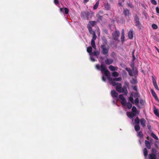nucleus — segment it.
I'll list each match as a JSON object with an SVG mask.
<instances>
[{"instance_id":"nucleus-1","label":"nucleus","mask_w":159,"mask_h":159,"mask_svg":"<svg viewBox=\"0 0 159 159\" xmlns=\"http://www.w3.org/2000/svg\"><path fill=\"white\" fill-rule=\"evenodd\" d=\"M140 97V94L139 92H132L130 93L128 100L132 104H135L137 107H139V98Z\"/></svg>"},{"instance_id":"nucleus-2","label":"nucleus","mask_w":159,"mask_h":159,"mask_svg":"<svg viewBox=\"0 0 159 159\" xmlns=\"http://www.w3.org/2000/svg\"><path fill=\"white\" fill-rule=\"evenodd\" d=\"M129 87L128 82H125L123 87H122V84H118V86L116 87V89L117 92L120 93H123L124 95L127 96L128 93L127 88Z\"/></svg>"},{"instance_id":"nucleus-3","label":"nucleus","mask_w":159,"mask_h":159,"mask_svg":"<svg viewBox=\"0 0 159 159\" xmlns=\"http://www.w3.org/2000/svg\"><path fill=\"white\" fill-rule=\"evenodd\" d=\"M95 68L97 70H100L102 73H103L108 78L110 77V73L104 65L102 64L100 66L99 64H97L95 66Z\"/></svg>"},{"instance_id":"nucleus-4","label":"nucleus","mask_w":159,"mask_h":159,"mask_svg":"<svg viewBox=\"0 0 159 159\" xmlns=\"http://www.w3.org/2000/svg\"><path fill=\"white\" fill-rule=\"evenodd\" d=\"M101 48L102 49V53L106 56H107L110 49L109 46L103 44L101 46Z\"/></svg>"},{"instance_id":"nucleus-5","label":"nucleus","mask_w":159,"mask_h":159,"mask_svg":"<svg viewBox=\"0 0 159 159\" xmlns=\"http://www.w3.org/2000/svg\"><path fill=\"white\" fill-rule=\"evenodd\" d=\"M99 54V52L98 51H95L91 52L90 54V58L91 61L92 62L95 61V59L93 56H95L97 58H98Z\"/></svg>"},{"instance_id":"nucleus-6","label":"nucleus","mask_w":159,"mask_h":159,"mask_svg":"<svg viewBox=\"0 0 159 159\" xmlns=\"http://www.w3.org/2000/svg\"><path fill=\"white\" fill-rule=\"evenodd\" d=\"M120 34V32L118 31H116L113 32L112 34V36L113 39L117 41Z\"/></svg>"},{"instance_id":"nucleus-7","label":"nucleus","mask_w":159,"mask_h":159,"mask_svg":"<svg viewBox=\"0 0 159 159\" xmlns=\"http://www.w3.org/2000/svg\"><path fill=\"white\" fill-rule=\"evenodd\" d=\"M134 21L135 25L139 28H140L141 24L139 21V19L137 15H135L134 17Z\"/></svg>"},{"instance_id":"nucleus-8","label":"nucleus","mask_w":159,"mask_h":159,"mask_svg":"<svg viewBox=\"0 0 159 159\" xmlns=\"http://www.w3.org/2000/svg\"><path fill=\"white\" fill-rule=\"evenodd\" d=\"M108 79L109 80L110 83L113 86H118V84H119V83H117L115 82V80L113 79H112V78L111 77H109L108 78Z\"/></svg>"},{"instance_id":"nucleus-9","label":"nucleus","mask_w":159,"mask_h":159,"mask_svg":"<svg viewBox=\"0 0 159 159\" xmlns=\"http://www.w3.org/2000/svg\"><path fill=\"white\" fill-rule=\"evenodd\" d=\"M111 95L113 98H117L118 96V93L114 90L111 91Z\"/></svg>"},{"instance_id":"nucleus-10","label":"nucleus","mask_w":159,"mask_h":159,"mask_svg":"<svg viewBox=\"0 0 159 159\" xmlns=\"http://www.w3.org/2000/svg\"><path fill=\"white\" fill-rule=\"evenodd\" d=\"M113 61V59L111 58H107L105 60V63L107 65H109L112 64Z\"/></svg>"},{"instance_id":"nucleus-11","label":"nucleus","mask_w":159,"mask_h":159,"mask_svg":"<svg viewBox=\"0 0 159 159\" xmlns=\"http://www.w3.org/2000/svg\"><path fill=\"white\" fill-rule=\"evenodd\" d=\"M60 11L61 12L64 13L65 14H67L69 13V10L66 7L64 8H61L60 9Z\"/></svg>"},{"instance_id":"nucleus-12","label":"nucleus","mask_w":159,"mask_h":159,"mask_svg":"<svg viewBox=\"0 0 159 159\" xmlns=\"http://www.w3.org/2000/svg\"><path fill=\"white\" fill-rule=\"evenodd\" d=\"M104 6L105 9L106 10H109L111 8L110 5L107 2L104 3Z\"/></svg>"},{"instance_id":"nucleus-13","label":"nucleus","mask_w":159,"mask_h":159,"mask_svg":"<svg viewBox=\"0 0 159 159\" xmlns=\"http://www.w3.org/2000/svg\"><path fill=\"white\" fill-rule=\"evenodd\" d=\"M152 94L153 96L154 97V98H155L156 100L157 101H158L159 100L158 98V97H157V96L155 92V91L152 89H151V90Z\"/></svg>"},{"instance_id":"nucleus-14","label":"nucleus","mask_w":159,"mask_h":159,"mask_svg":"<svg viewBox=\"0 0 159 159\" xmlns=\"http://www.w3.org/2000/svg\"><path fill=\"white\" fill-rule=\"evenodd\" d=\"M133 30H131L128 33V36L130 39H132L133 38Z\"/></svg>"},{"instance_id":"nucleus-15","label":"nucleus","mask_w":159,"mask_h":159,"mask_svg":"<svg viewBox=\"0 0 159 159\" xmlns=\"http://www.w3.org/2000/svg\"><path fill=\"white\" fill-rule=\"evenodd\" d=\"M123 13L125 16H129L130 14L129 11L126 8L124 9L123 11Z\"/></svg>"},{"instance_id":"nucleus-16","label":"nucleus","mask_w":159,"mask_h":159,"mask_svg":"<svg viewBox=\"0 0 159 159\" xmlns=\"http://www.w3.org/2000/svg\"><path fill=\"white\" fill-rule=\"evenodd\" d=\"M87 28L88 29L89 32L90 34H93V33H95L94 31L93 30L92 27L90 25H87Z\"/></svg>"},{"instance_id":"nucleus-17","label":"nucleus","mask_w":159,"mask_h":159,"mask_svg":"<svg viewBox=\"0 0 159 159\" xmlns=\"http://www.w3.org/2000/svg\"><path fill=\"white\" fill-rule=\"evenodd\" d=\"M109 69L112 71H114L117 70V67L116 66H113L112 65H110L108 67Z\"/></svg>"},{"instance_id":"nucleus-18","label":"nucleus","mask_w":159,"mask_h":159,"mask_svg":"<svg viewBox=\"0 0 159 159\" xmlns=\"http://www.w3.org/2000/svg\"><path fill=\"white\" fill-rule=\"evenodd\" d=\"M145 143L146 146L148 149H150L151 148V146L149 142L147 140H145Z\"/></svg>"},{"instance_id":"nucleus-19","label":"nucleus","mask_w":159,"mask_h":159,"mask_svg":"<svg viewBox=\"0 0 159 159\" xmlns=\"http://www.w3.org/2000/svg\"><path fill=\"white\" fill-rule=\"evenodd\" d=\"M127 115L129 118L132 119L135 116V113L132 112H129V114L128 115Z\"/></svg>"},{"instance_id":"nucleus-20","label":"nucleus","mask_w":159,"mask_h":159,"mask_svg":"<svg viewBox=\"0 0 159 159\" xmlns=\"http://www.w3.org/2000/svg\"><path fill=\"white\" fill-rule=\"evenodd\" d=\"M140 123L142 125V126L143 127H144L145 126V123H146V121L144 119V118H142L140 120Z\"/></svg>"},{"instance_id":"nucleus-21","label":"nucleus","mask_w":159,"mask_h":159,"mask_svg":"<svg viewBox=\"0 0 159 159\" xmlns=\"http://www.w3.org/2000/svg\"><path fill=\"white\" fill-rule=\"evenodd\" d=\"M120 102L121 105L123 106H126V103H127V100L125 98L121 100Z\"/></svg>"},{"instance_id":"nucleus-22","label":"nucleus","mask_w":159,"mask_h":159,"mask_svg":"<svg viewBox=\"0 0 159 159\" xmlns=\"http://www.w3.org/2000/svg\"><path fill=\"white\" fill-rule=\"evenodd\" d=\"M91 45L92 48L94 49H96V46L95 45V41L91 40Z\"/></svg>"},{"instance_id":"nucleus-23","label":"nucleus","mask_w":159,"mask_h":159,"mask_svg":"<svg viewBox=\"0 0 159 159\" xmlns=\"http://www.w3.org/2000/svg\"><path fill=\"white\" fill-rule=\"evenodd\" d=\"M149 159H156L155 155L152 153L149 154Z\"/></svg>"},{"instance_id":"nucleus-24","label":"nucleus","mask_w":159,"mask_h":159,"mask_svg":"<svg viewBox=\"0 0 159 159\" xmlns=\"http://www.w3.org/2000/svg\"><path fill=\"white\" fill-rule=\"evenodd\" d=\"M125 70L128 72L129 75L131 76L132 75V70L129 68L126 67L125 68Z\"/></svg>"},{"instance_id":"nucleus-25","label":"nucleus","mask_w":159,"mask_h":159,"mask_svg":"<svg viewBox=\"0 0 159 159\" xmlns=\"http://www.w3.org/2000/svg\"><path fill=\"white\" fill-rule=\"evenodd\" d=\"M99 0H98L96 3L94 5L93 7V9L94 10H95L96 9L98 6L99 4Z\"/></svg>"},{"instance_id":"nucleus-26","label":"nucleus","mask_w":159,"mask_h":159,"mask_svg":"<svg viewBox=\"0 0 159 159\" xmlns=\"http://www.w3.org/2000/svg\"><path fill=\"white\" fill-rule=\"evenodd\" d=\"M143 152L144 153V155L146 157L148 154V151L146 148H145L143 150Z\"/></svg>"},{"instance_id":"nucleus-27","label":"nucleus","mask_w":159,"mask_h":159,"mask_svg":"<svg viewBox=\"0 0 159 159\" xmlns=\"http://www.w3.org/2000/svg\"><path fill=\"white\" fill-rule=\"evenodd\" d=\"M131 83L133 84H137L138 81L137 79L133 78L130 81Z\"/></svg>"},{"instance_id":"nucleus-28","label":"nucleus","mask_w":159,"mask_h":159,"mask_svg":"<svg viewBox=\"0 0 159 159\" xmlns=\"http://www.w3.org/2000/svg\"><path fill=\"white\" fill-rule=\"evenodd\" d=\"M92 47L91 46L88 47L87 48V52L88 53H89V55H90V54L92 52Z\"/></svg>"},{"instance_id":"nucleus-29","label":"nucleus","mask_w":159,"mask_h":159,"mask_svg":"<svg viewBox=\"0 0 159 159\" xmlns=\"http://www.w3.org/2000/svg\"><path fill=\"white\" fill-rule=\"evenodd\" d=\"M154 112L157 116L159 117V113L157 109L154 108Z\"/></svg>"},{"instance_id":"nucleus-30","label":"nucleus","mask_w":159,"mask_h":159,"mask_svg":"<svg viewBox=\"0 0 159 159\" xmlns=\"http://www.w3.org/2000/svg\"><path fill=\"white\" fill-rule=\"evenodd\" d=\"M126 106H127L128 108L129 109H130L132 107V104L129 102L126 103Z\"/></svg>"},{"instance_id":"nucleus-31","label":"nucleus","mask_w":159,"mask_h":159,"mask_svg":"<svg viewBox=\"0 0 159 159\" xmlns=\"http://www.w3.org/2000/svg\"><path fill=\"white\" fill-rule=\"evenodd\" d=\"M134 128L135 130L138 132L139 131L140 129V127L139 125H136L134 126Z\"/></svg>"},{"instance_id":"nucleus-32","label":"nucleus","mask_w":159,"mask_h":159,"mask_svg":"<svg viewBox=\"0 0 159 159\" xmlns=\"http://www.w3.org/2000/svg\"><path fill=\"white\" fill-rule=\"evenodd\" d=\"M151 136L156 140H158V137L153 133H152L151 134Z\"/></svg>"},{"instance_id":"nucleus-33","label":"nucleus","mask_w":159,"mask_h":159,"mask_svg":"<svg viewBox=\"0 0 159 159\" xmlns=\"http://www.w3.org/2000/svg\"><path fill=\"white\" fill-rule=\"evenodd\" d=\"M112 75L113 76L117 77L118 76L119 73L116 71H114L112 73Z\"/></svg>"},{"instance_id":"nucleus-34","label":"nucleus","mask_w":159,"mask_h":159,"mask_svg":"<svg viewBox=\"0 0 159 159\" xmlns=\"http://www.w3.org/2000/svg\"><path fill=\"white\" fill-rule=\"evenodd\" d=\"M134 122L136 125H139V120L138 117H137L134 120Z\"/></svg>"},{"instance_id":"nucleus-35","label":"nucleus","mask_w":159,"mask_h":159,"mask_svg":"<svg viewBox=\"0 0 159 159\" xmlns=\"http://www.w3.org/2000/svg\"><path fill=\"white\" fill-rule=\"evenodd\" d=\"M137 135L140 138H142L143 136V133L141 131H139Z\"/></svg>"},{"instance_id":"nucleus-36","label":"nucleus","mask_w":159,"mask_h":159,"mask_svg":"<svg viewBox=\"0 0 159 159\" xmlns=\"http://www.w3.org/2000/svg\"><path fill=\"white\" fill-rule=\"evenodd\" d=\"M93 34V37L92 39L91 40H95L97 38V36L96 35L95 33H93V34Z\"/></svg>"},{"instance_id":"nucleus-37","label":"nucleus","mask_w":159,"mask_h":159,"mask_svg":"<svg viewBox=\"0 0 159 159\" xmlns=\"http://www.w3.org/2000/svg\"><path fill=\"white\" fill-rule=\"evenodd\" d=\"M89 23L92 26H94L95 23H96V21H89Z\"/></svg>"},{"instance_id":"nucleus-38","label":"nucleus","mask_w":159,"mask_h":159,"mask_svg":"<svg viewBox=\"0 0 159 159\" xmlns=\"http://www.w3.org/2000/svg\"><path fill=\"white\" fill-rule=\"evenodd\" d=\"M152 28L155 30L157 29L158 28L157 26L154 24H152Z\"/></svg>"},{"instance_id":"nucleus-39","label":"nucleus","mask_w":159,"mask_h":159,"mask_svg":"<svg viewBox=\"0 0 159 159\" xmlns=\"http://www.w3.org/2000/svg\"><path fill=\"white\" fill-rule=\"evenodd\" d=\"M132 110L133 112H136L137 111L136 107L135 106H133L132 107Z\"/></svg>"},{"instance_id":"nucleus-40","label":"nucleus","mask_w":159,"mask_h":159,"mask_svg":"<svg viewBox=\"0 0 159 159\" xmlns=\"http://www.w3.org/2000/svg\"><path fill=\"white\" fill-rule=\"evenodd\" d=\"M114 79L116 81H121L122 80V78L121 77H119L118 78H114Z\"/></svg>"},{"instance_id":"nucleus-41","label":"nucleus","mask_w":159,"mask_h":159,"mask_svg":"<svg viewBox=\"0 0 159 159\" xmlns=\"http://www.w3.org/2000/svg\"><path fill=\"white\" fill-rule=\"evenodd\" d=\"M139 102L141 105H143L144 103V101L142 99H140L139 100Z\"/></svg>"},{"instance_id":"nucleus-42","label":"nucleus","mask_w":159,"mask_h":159,"mask_svg":"<svg viewBox=\"0 0 159 159\" xmlns=\"http://www.w3.org/2000/svg\"><path fill=\"white\" fill-rule=\"evenodd\" d=\"M151 2L154 5H156L157 4V2L155 0H151Z\"/></svg>"},{"instance_id":"nucleus-43","label":"nucleus","mask_w":159,"mask_h":159,"mask_svg":"<svg viewBox=\"0 0 159 159\" xmlns=\"http://www.w3.org/2000/svg\"><path fill=\"white\" fill-rule=\"evenodd\" d=\"M124 94H120L119 95V98L121 100L122 99H123L124 98H124Z\"/></svg>"},{"instance_id":"nucleus-44","label":"nucleus","mask_w":159,"mask_h":159,"mask_svg":"<svg viewBox=\"0 0 159 159\" xmlns=\"http://www.w3.org/2000/svg\"><path fill=\"white\" fill-rule=\"evenodd\" d=\"M132 88L136 92H138V88L137 85L133 86Z\"/></svg>"},{"instance_id":"nucleus-45","label":"nucleus","mask_w":159,"mask_h":159,"mask_svg":"<svg viewBox=\"0 0 159 159\" xmlns=\"http://www.w3.org/2000/svg\"><path fill=\"white\" fill-rule=\"evenodd\" d=\"M116 98H112V103L114 104H116L117 105V103L116 102Z\"/></svg>"},{"instance_id":"nucleus-46","label":"nucleus","mask_w":159,"mask_h":159,"mask_svg":"<svg viewBox=\"0 0 159 159\" xmlns=\"http://www.w3.org/2000/svg\"><path fill=\"white\" fill-rule=\"evenodd\" d=\"M120 39L121 42L122 43H123L125 41V35H121Z\"/></svg>"},{"instance_id":"nucleus-47","label":"nucleus","mask_w":159,"mask_h":159,"mask_svg":"<svg viewBox=\"0 0 159 159\" xmlns=\"http://www.w3.org/2000/svg\"><path fill=\"white\" fill-rule=\"evenodd\" d=\"M153 84V85H154L155 88L157 90H159V88H158V86L157 85V83H155Z\"/></svg>"},{"instance_id":"nucleus-48","label":"nucleus","mask_w":159,"mask_h":159,"mask_svg":"<svg viewBox=\"0 0 159 159\" xmlns=\"http://www.w3.org/2000/svg\"><path fill=\"white\" fill-rule=\"evenodd\" d=\"M54 3L55 5L57 6L59 4V2L58 1V0H54Z\"/></svg>"},{"instance_id":"nucleus-49","label":"nucleus","mask_w":159,"mask_h":159,"mask_svg":"<svg viewBox=\"0 0 159 159\" xmlns=\"http://www.w3.org/2000/svg\"><path fill=\"white\" fill-rule=\"evenodd\" d=\"M156 10L157 13L158 14H159V8L158 7H156Z\"/></svg>"},{"instance_id":"nucleus-50","label":"nucleus","mask_w":159,"mask_h":159,"mask_svg":"<svg viewBox=\"0 0 159 159\" xmlns=\"http://www.w3.org/2000/svg\"><path fill=\"white\" fill-rule=\"evenodd\" d=\"M152 80L153 84L155 83H157L155 79H154V78L153 77V76H152Z\"/></svg>"},{"instance_id":"nucleus-51","label":"nucleus","mask_w":159,"mask_h":159,"mask_svg":"<svg viewBox=\"0 0 159 159\" xmlns=\"http://www.w3.org/2000/svg\"><path fill=\"white\" fill-rule=\"evenodd\" d=\"M102 81L104 82H106V78H105V77L104 76L102 75Z\"/></svg>"},{"instance_id":"nucleus-52","label":"nucleus","mask_w":159,"mask_h":159,"mask_svg":"<svg viewBox=\"0 0 159 159\" xmlns=\"http://www.w3.org/2000/svg\"><path fill=\"white\" fill-rule=\"evenodd\" d=\"M132 57H133V58H132V62H134L135 60V58L134 55H133V56H132Z\"/></svg>"},{"instance_id":"nucleus-53","label":"nucleus","mask_w":159,"mask_h":159,"mask_svg":"<svg viewBox=\"0 0 159 159\" xmlns=\"http://www.w3.org/2000/svg\"><path fill=\"white\" fill-rule=\"evenodd\" d=\"M157 143H158V141H156L154 143V146L156 148H157L158 147V146Z\"/></svg>"},{"instance_id":"nucleus-54","label":"nucleus","mask_w":159,"mask_h":159,"mask_svg":"<svg viewBox=\"0 0 159 159\" xmlns=\"http://www.w3.org/2000/svg\"><path fill=\"white\" fill-rule=\"evenodd\" d=\"M121 35H125V31L124 29H122V30Z\"/></svg>"},{"instance_id":"nucleus-55","label":"nucleus","mask_w":159,"mask_h":159,"mask_svg":"<svg viewBox=\"0 0 159 159\" xmlns=\"http://www.w3.org/2000/svg\"><path fill=\"white\" fill-rule=\"evenodd\" d=\"M104 45H106V44L107 43V41L106 39L104 40Z\"/></svg>"},{"instance_id":"nucleus-56","label":"nucleus","mask_w":159,"mask_h":159,"mask_svg":"<svg viewBox=\"0 0 159 159\" xmlns=\"http://www.w3.org/2000/svg\"><path fill=\"white\" fill-rule=\"evenodd\" d=\"M127 4L128 5V6L129 7L131 8H132L133 6L132 5H131L130 4L127 3Z\"/></svg>"},{"instance_id":"nucleus-57","label":"nucleus","mask_w":159,"mask_h":159,"mask_svg":"<svg viewBox=\"0 0 159 159\" xmlns=\"http://www.w3.org/2000/svg\"><path fill=\"white\" fill-rule=\"evenodd\" d=\"M152 152L154 153H156L157 152V151L155 149H152Z\"/></svg>"},{"instance_id":"nucleus-58","label":"nucleus","mask_w":159,"mask_h":159,"mask_svg":"<svg viewBox=\"0 0 159 159\" xmlns=\"http://www.w3.org/2000/svg\"><path fill=\"white\" fill-rule=\"evenodd\" d=\"M139 143H140V144H141V143H142V142H141V139H140L139 140Z\"/></svg>"},{"instance_id":"nucleus-59","label":"nucleus","mask_w":159,"mask_h":159,"mask_svg":"<svg viewBox=\"0 0 159 159\" xmlns=\"http://www.w3.org/2000/svg\"><path fill=\"white\" fill-rule=\"evenodd\" d=\"M155 48L156 49L157 51V50H158L159 49H158L156 46H155Z\"/></svg>"},{"instance_id":"nucleus-60","label":"nucleus","mask_w":159,"mask_h":159,"mask_svg":"<svg viewBox=\"0 0 159 159\" xmlns=\"http://www.w3.org/2000/svg\"><path fill=\"white\" fill-rule=\"evenodd\" d=\"M134 51H133L132 52V56H133V55H134Z\"/></svg>"},{"instance_id":"nucleus-61","label":"nucleus","mask_w":159,"mask_h":159,"mask_svg":"<svg viewBox=\"0 0 159 159\" xmlns=\"http://www.w3.org/2000/svg\"><path fill=\"white\" fill-rule=\"evenodd\" d=\"M86 2H87L89 1V0H84Z\"/></svg>"},{"instance_id":"nucleus-62","label":"nucleus","mask_w":159,"mask_h":159,"mask_svg":"<svg viewBox=\"0 0 159 159\" xmlns=\"http://www.w3.org/2000/svg\"><path fill=\"white\" fill-rule=\"evenodd\" d=\"M157 154V155L159 159V153H158Z\"/></svg>"},{"instance_id":"nucleus-63","label":"nucleus","mask_w":159,"mask_h":159,"mask_svg":"<svg viewBox=\"0 0 159 159\" xmlns=\"http://www.w3.org/2000/svg\"><path fill=\"white\" fill-rule=\"evenodd\" d=\"M119 4L120 5H121V2H119Z\"/></svg>"},{"instance_id":"nucleus-64","label":"nucleus","mask_w":159,"mask_h":159,"mask_svg":"<svg viewBox=\"0 0 159 159\" xmlns=\"http://www.w3.org/2000/svg\"><path fill=\"white\" fill-rule=\"evenodd\" d=\"M157 51L159 53V49L158 50H157Z\"/></svg>"}]
</instances>
